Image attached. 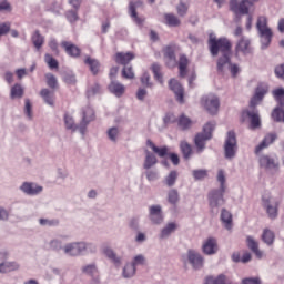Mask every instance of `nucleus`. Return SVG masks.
Segmentation results:
<instances>
[{"instance_id":"56","label":"nucleus","mask_w":284,"mask_h":284,"mask_svg":"<svg viewBox=\"0 0 284 284\" xmlns=\"http://www.w3.org/2000/svg\"><path fill=\"white\" fill-rule=\"evenodd\" d=\"M23 97V88L20 84H14L11 88V99H21Z\"/></svg>"},{"instance_id":"31","label":"nucleus","mask_w":284,"mask_h":284,"mask_svg":"<svg viewBox=\"0 0 284 284\" xmlns=\"http://www.w3.org/2000/svg\"><path fill=\"white\" fill-rule=\"evenodd\" d=\"M220 219L225 230H232V213L227 209H222Z\"/></svg>"},{"instance_id":"8","label":"nucleus","mask_w":284,"mask_h":284,"mask_svg":"<svg viewBox=\"0 0 284 284\" xmlns=\"http://www.w3.org/2000/svg\"><path fill=\"white\" fill-rule=\"evenodd\" d=\"M253 52L254 49L252 48V41L250 38L242 36L235 45V57H239V54H244V57H247V54H252Z\"/></svg>"},{"instance_id":"38","label":"nucleus","mask_w":284,"mask_h":284,"mask_svg":"<svg viewBox=\"0 0 284 284\" xmlns=\"http://www.w3.org/2000/svg\"><path fill=\"white\" fill-rule=\"evenodd\" d=\"M40 97H42L47 105H54V92L50 91L49 89H42L40 92Z\"/></svg>"},{"instance_id":"29","label":"nucleus","mask_w":284,"mask_h":284,"mask_svg":"<svg viewBox=\"0 0 284 284\" xmlns=\"http://www.w3.org/2000/svg\"><path fill=\"white\" fill-rule=\"evenodd\" d=\"M180 150L184 161H190L192 159L194 152L192 151V145L187 143V141L183 140L180 142Z\"/></svg>"},{"instance_id":"39","label":"nucleus","mask_w":284,"mask_h":284,"mask_svg":"<svg viewBox=\"0 0 284 284\" xmlns=\"http://www.w3.org/2000/svg\"><path fill=\"white\" fill-rule=\"evenodd\" d=\"M176 179H179V172L171 171L164 179L163 183L164 185H168V187H174L176 184Z\"/></svg>"},{"instance_id":"10","label":"nucleus","mask_w":284,"mask_h":284,"mask_svg":"<svg viewBox=\"0 0 284 284\" xmlns=\"http://www.w3.org/2000/svg\"><path fill=\"white\" fill-rule=\"evenodd\" d=\"M94 121V109L90 106H85L82 109V120L80 122V134L82 136L85 134V130H88V125Z\"/></svg>"},{"instance_id":"45","label":"nucleus","mask_w":284,"mask_h":284,"mask_svg":"<svg viewBox=\"0 0 284 284\" xmlns=\"http://www.w3.org/2000/svg\"><path fill=\"white\" fill-rule=\"evenodd\" d=\"M63 241H61V239L59 237H55V239H52L50 242H49V248L52 250V252H63Z\"/></svg>"},{"instance_id":"33","label":"nucleus","mask_w":284,"mask_h":284,"mask_svg":"<svg viewBox=\"0 0 284 284\" xmlns=\"http://www.w3.org/2000/svg\"><path fill=\"white\" fill-rule=\"evenodd\" d=\"M31 41L37 50H41L45 43V38L41 36L39 30H36L31 37Z\"/></svg>"},{"instance_id":"19","label":"nucleus","mask_w":284,"mask_h":284,"mask_svg":"<svg viewBox=\"0 0 284 284\" xmlns=\"http://www.w3.org/2000/svg\"><path fill=\"white\" fill-rule=\"evenodd\" d=\"M109 92H111V94H114V97H123V94H125V85H123L121 82L116 81V80H112L108 87Z\"/></svg>"},{"instance_id":"4","label":"nucleus","mask_w":284,"mask_h":284,"mask_svg":"<svg viewBox=\"0 0 284 284\" xmlns=\"http://www.w3.org/2000/svg\"><path fill=\"white\" fill-rule=\"evenodd\" d=\"M256 1L258 0H230L229 10L235 14L236 19H241V17L250 14V10L254 8Z\"/></svg>"},{"instance_id":"57","label":"nucleus","mask_w":284,"mask_h":284,"mask_svg":"<svg viewBox=\"0 0 284 284\" xmlns=\"http://www.w3.org/2000/svg\"><path fill=\"white\" fill-rule=\"evenodd\" d=\"M256 29H257V32H261L262 30L270 29V27H267V18L266 17L261 16L257 18Z\"/></svg>"},{"instance_id":"23","label":"nucleus","mask_w":284,"mask_h":284,"mask_svg":"<svg viewBox=\"0 0 284 284\" xmlns=\"http://www.w3.org/2000/svg\"><path fill=\"white\" fill-rule=\"evenodd\" d=\"M274 141H276V134L271 133L265 135L263 141L255 148V154H261V152H263L265 148H270Z\"/></svg>"},{"instance_id":"34","label":"nucleus","mask_w":284,"mask_h":284,"mask_svg":"<svg viewBox=\"0 0 284 284\" xmlns=\"http://www.w3.org/2000/svg\"><path fill=\"white\" fill-rule=\"evenodd\" d=\"M146 145L151 148L154 154H158V156H160L161 159H163L164 156H168V146L159 148L154 145V142H152V140H146Z\"/></svg>"},{"instance_id":"41","label":"nucleus","mask_w":284,"mask_h":284,"mask_svg":"<svg viewBox=\"0 0 284 284\" xmlns=\"http://www.w3.org/2000/svg\"><path fill=\"white\" fill-rule=\"evenodd\" d=\"M284 106H276L273 112H272V119L276 122V123H284Z\"/></svg>"},{"instance_id":"52","label":"nucleus","mask_w":284,"mask_h":284,"mask_svg":"<svg viewBox=\"0 0 284 284\" xmlns=\"http://www.w3.org/2000/svg\"><path fill=\"white\" fill-rule=\"evenodd\" d=\"M45 79H47V85H49L51 90H57V88H59V81L57 80V77H54V74L47 73Z\"/></svg>"},{"instance_id":"55","label":"nucleus","mask_w":284,"mask_h":284,"mask_svg":"<svg viewBox=\"0 0 284 284\" xmlns=\"http://www.w3.org/2000/svg\"><path fill=\"white\" fill-rule=\"evenodd\" d=\"M47 10L48 12L55 14V17H61V10H63V6H61L59 2H52Z\"/></svg>"},{"instance_id":"63","label":"nucleus","mask_w":284,"mask_h":284,"mask_svg":"<svg viewBox=\"0 0 284 284\" xmlns=\"http://www.w3.org/2000/svg\"><path fill=\"white\" fill-rule=\"evenodd\" d=\"M145 176L148 181H159V171L148 169Z\"/></svg>"},{"instance_id":"53","label":"nucleus","mask_w":284,"mask_h":284,"mask_svg":"<svg viewBox=\"0 0 284 284\" xmlns=\"http://www.w3.org/2000/svg\"><path fill=\"white\" fill-rule=\"evenodd\" d=\"M179 191L176 189H172L169 191L168 193V202L171 205H176V203H179Z\"/></svg>"},{"instance_id":"11","label":"nucleus","mask_w":284,"mask_h":284,"mask_svg":"<svg viewBox=\"0 0 284 284\" xmlns=\"http://www.w3.org/2000/svg\"><path fill=\"white\" fill-rule=\"evenodd\" d=\"M169 88L175 95L178 103H185V90L183 89V85H181L180 81L176 79H171L169 81Z\"/></svg>"},{"instance_id":"49","label":"nucleus","mask_w":284,"mask_h":284,"mask_svg":"<svg viewBox=\"0 0 284 284\" xmlns=\"http://www.w3.org/2000/svg\"><path fill=\"white\" fill-rule=\"evenodd\" d=\"M81 270H82V274H87V276H94V274L99 272V268L97 267L95 263L84 265L82 266Z\"/></svg>"},{"instance_id":"27","label":"nucleus","mask_w":284,"mask_h":284,"mask_svg":"<svg viewBox=\"0 0 284 284\" xmlns=\"http://www.w3.org/2000/svg\"><path fill=\"white\" fill-rule=\"evenodd\" d=\"M246 115L250 119L251 130H258V128H261V115H258V112L257 111H246Z\"/></svg>"},{"instance_id":"14","label":"nucleus","mask_w":284,"mask_h":284,"mask_svg":"<svg viewBox=\"0 0 284 284\" xmlns=\"http://www.w3.org/2000/svg\"><path fill=\"white\" fill-rule=\"evenodd\" d=\"M268 87L267 84L260 83L255 89V94L250 101L251 108H256L261 101L265 98V94H267Z\"/></svg>"},{"instance_id":"13","label":"nucleus","mask_w":284,"mask_h":284,"mask_svg":"<svg viewBox=\"0 0 284 284\" xmlns=\"http://www.w3.org/2000/svg\"><path fill=\"white\" fill-rule=\"evenodd\" d=\"M187 261L190 265H192L193 270H203V265L205 263V260L203 258V255L201 253L189 250L187 251Z\"/></svg>"},{"instance_id":"3","label":"nucleus","mask_w":284,"mask_h":284,"mask_svg":"<svg viewBox=\"0 0 284 284\" xmlns=\"http://www.w3.org/2000/svg\"><path fill=\"white\" fill-rule=\"evenodd\" d=\"M214 128V122H207L204 124L202 132L196 133L194 138V145L196 148L197 154H201L205 150V142L211 141Z\"/></svg>"},{"instance_id":"43","label":"nucleus","mask_w":284,"mask_h":284,"mask_svg":"<svg viewBox=\"0 0 284 284\" xmlns=\"http://www.w3.org/2000/svg\"><path fill=\"white\" fill-rule=\"evenodd\" d=\"M178 125L180 128V130H190V128H192V120L187 116H185V114H182L180 118H179V121H178Z\"/></svg>"},{"instance_id":"36","label":"nucleus","mask_w":284,"mask_h":284,"mask_svg":"<svg viewBox=\"0 0 284 284\" xmlns=\"http://www.w3.org/2000/svg\"><path fill=\"white\" fill-rule=\"evenodd\" d=\"M84 63L87 65H89L91 72H92V74H94V77H97V74H99V70L101 68V63L99 62V60L92 59V58H87L84 60Z\"/></svg>"},{"instance_id":"26","label":"nucleus","mask_w":284,"mask_h":284,"mask_svg":"<svg viewBox=\"0 0 284 284\" xmlns=\"http://www.w3.org/2000/svg\"><path fill=\"white\" fill-rule=\"evenodd\" d=\"M246 245L257 258H263V251L258 248V242H256V240H254V237H252L251 235L246 237Z\"/></svg>"},{"instance_id":"5","label":"nucleus","mask_w":284,"mask_h":284,"mask_svg":"<svg viewBox=\"0 0 284 284\" xmlns=\"http://www.w3.org/2000/svg\"><path fill=\"white\" fill-rule=\"evenodd\" d=\"M225 190L223 189H213L207 194L209 206L211 213L219 214V207L225 205Z\"/></svg>"},{"instance_id":"18","label":"nucleus","mask_w":284,"mask_h":284,"mask_svg":"<svg viewBox=\"0 0 284 284\" xmlns=\"http://www.w3.org/2000/svg\"><path fill=\"white\" fill-rule=\"evenodd\" d=\"M258 36L261 39L262 50H267V48H270V43H272V37L274 36L272 29H263L262 31H258Z\"/></svg>"},{"instance_id":"20","label":"nucleus","mask_w":284,"mask_h":284,"mask_svg":"<svg viewBox=\"0 0 284 284\" xmlns=\"http://www.w3.org/2000/svg\"><path fill=\"white\" fill-rule=\"evenodd\" d=\"M21 265L17 261H7L0 263V274H10V272H17Z\"/></svg>"},{"instance_id":"16","label":"nucleus","mask_w":284,"mask_h":284,"mask_svg":"<svg viewBox=\"0 0 284 284\" xmlns=\"http://www.w3.org/2000/svg\"><path fill=\"white\" fill-rule=\"evenodd\" d=\"M202 252L206 254V256H213V254H216V252H219V242H216V239L209 237L204 241Z\"/></svg>"},{"instance_id":"25","label":"nucleus","mask_w":284,"mask_h":284,"mask_svg":"<svg viewBox=\"0 0 284 284\" xmlns=\"http://www.w3.org/2000/svg\"><path fill=\"white\" fill-rule=\"evenodd\" d=\"M179 227V225L175 222H170L168 223L160 232V239L165 240V239H170V236H172V234H174L176 232V229Z\"/></svg>"},{"instance_id":"40","label":"nucleus","mask_w":284,"mask_h":284,"mask_svg":"<svg viewBox=\"0 0 284 284\" xmlns=\"http://www.w3.org/2000/svg\"><path fill=\"white\" fill-rule=\"evenodd\" d=\"M140 83L143 88H148L149 90H152V88H154V82H152V77L148 72H144L140 77Z\"/></svg>"},{"instance_id":"54","label":"nucleus","mask_w":284,"mask_h":284,"mask_svg":"<svg viewBox=\"0 0 284 284\" xmlns=\"http://www.w3.org/2000/svg\"><path fill=\"white\" fill-rule=\"evenodd\" d=\"M44 61L51 70H57L59 68V61L50 55V53L44 54Z\"/></svg>"},{"instance_id":"24","label":"nucleus","mask_w":284,"mask_h":284,"mask_svg":"<svg viewBox=\"0 0 284 284\" xmlns=\"http://www.w3.org/2000/svg\"><path fill=\"white\" fill-rule=\"evenodd\" d=\"M175 45L169 44L163 49L165 59L169 60L168 65H176Z\"/></svg>"},{"instance_id":"22","label":"nucleus","mask_w":284,"mask_h":284,"mask_svg":"<svg viewBox=\"0 0 284 284\" xmlns=\"http://www.w3.org/2000/svg\"><path fill=\"white\" fill-rule=\"evenodd\" d=\"M61 47L64 48V50H65L67 54H69V57H73V59L81 57V49H79V47H77V44H73L68 41H62Z\"/></svg>"},{"instance_id":"15","label":"nucleus","mask_w":284,"mask_h":284,"mask_svg":"<svg viewBox=\"0 0 284 284\" xmlns=\"http://www.w3.org/2000/svg\"><path fill=\"white\" fill-rule=\"evenodd\" d=\"M149 219L153 225H161L163 223V209L161 205L155 204L149 207Z\"/></svg>"},{"instance_id":"28","label":"nucleus","mask_w":284,"mask_h":284,"mask_svg":"<svg viewBox=\"0 0 284 284\" xmlns=\"http://www.w3.org/2000/svg\"><path fill=\"white\" fill-rule=\"evenodd\" d=\"M132 59H134V55L132 54V52H118L115 54V63H119L120 65H129L130 61H132Z\"/></svg>"},{"instance_id":"64","label":"nucleus","mask_w":284,"mask_h":284,"mask_svg":"<svg viewBox=\"0 0 284 284\" xmlns=\"http://www.w3.org/2000/svg\"><path fill=\"white\" fill-rule=\"evenodd\" d=\"M217 181L220 183V190L225 191V171L219 170L217 172Z\"/></svg>"},{"instance_id":"62","label":"nucleus","mask_w":284,"mask_h":284,"mask_svg":"<svg viewBox=\"0 0 284 284\" xmlns=\"http://www.w3.org/2000/svg\"><path fill=\"white\" fill-rule=\"evenodd\" d=\"M78 10H69L65 12V18L69 21V23H77V20L79 19Z\"/></svg>"},{"instance_id":"35","label":"nucleus","mask_w":284,"mask_h":284,"mask_svg":"<svg viewBox=\"0 0 284 284\" xmlns=\"http://www.w3.org/2000/svg\"><path fill=\"white\" fill-rule=\"evenodd\" d=\"M135 274H136V266H134L132 262H128L122 270L123 278H132Z\"/></svg>"},{"instance_id":"58","label":"nucleus","mask_w":284,"mask_h":284,"mask_svg":"<svg viewBox=\"0 0 284 284\" xmlns=\"http://www.w3.org/2000/svg\"><path fill=\"white\" fill-rule=\"evenodd\" d=\"M63 81H64V83H68V85H75L77 84V75L72 72H64Z\"/></svg>"},{"instance_id":"21","label":"nucleus","mask_w":284,"mask_h":284,"mask_svg":"<svg viewBox=\"0 0 284 284\" xmlns=\"http://www.w3.org/2000/svg\"><path fill=\"white\" fill-rule=\"evenodd\" d=\"M260 165L267 170H276L278 169V160L271 158L270 155H262L260 158Z\"/></svg>"},{"instance_id":"17","label":"nucleus","mask_w":284,"mask_h":284,"mask_svg":"<svg viewBox=\"0 0 284 284\" xmlns=\"http://www.w3.org/2000/svg\"><path fill=\"white\" fill-rule=\"evenodd\" d=\"M103 254L106 256V258H109V261H111V263H113V265L115 267H121V265H123V257L118 256L116 252H114V250L110 246H104L102 248Z\"/></svg>"},{"instance_id":"48","label":"nucleus","mask_w":284,"mask_h":284,"mask_svg":"<svg viewBox=\"0 0 284 284\" xmlns=\"http://www.w3.org/2000/svg\"><path fill=\"white\" fill-rule=\"evenodd\" d=\"M59 219H40L39 224L42 227H59Z\"/></svg>"},{"instance_id":"12","label":"nucleus","mask_w":284,"mask_h":284,"mask_svg":"<svg viewBox=\"0 0 284 284\" xmlns=\"http://www.w3.org/2000/svg\"><path fill=\"white\" fill-rule=\"evenodd\" d=\"M19 190L23 192V194H27V196H39V194L43 192V186L34 182H23Z\"/></svg>"},{"instance_id":"7","label":"nucleus","mask_w":284,"mask_h":284,"mask_svg":"<svg viewBox=\"0 0 284 284\" xmlns=\"http://www.w3.org/2000/svg\"><path fill=\"white\" fill-rule=\"evenodd\" d=\"M262 207L266 211L268 219L274 221V219L278 217V202L275 197L264 194L262 195Z\"/></svg>"},{"instance_id":"30","label":"nucleus","mask_w":284,"mask_h":284,"mask_svg":"<svg viewBox=\"0 0 284 284\" xmlns=\"http://www.w3.org/2000/svg\"><path fill=\"white\" fill-rule=\"evenodd\" d=\"M64 125L67 128V130H71V132H81V123L77 124L74 123V118L72 115H70L69 113L64 114Z\"/></svg>"},{"instance_id":"2","label":"nucleus","mask_w":284,"mask_h":284,"mask_svg":"<svg viewBox=\"0 0 284 284\" xmlns=\"http://www.w3.org/2000/svg\"><path fill=\"white\" fill-rule=\"evenodd\" d=\"M65 256H88V254H97V244L92 242H70L63 246Z\"/></svg>"},{"instance_id":"60","label":"nucleus","mask_w":284,"mask_h":284,"mask_svg":"<svg viewBox=\"0 0 284 284\" xmlns=\"http://www.w3.org/2000/svg\"><path fill=\"white\" fill-rule=\"evenodd\" d=\"M122 77L123 79H129V80L134 79V69L132 68V65L123 67Z\"/></svg>"},{"instance_id":"42","label":"nucleus","mask_w":284,"mask_h":284,"mask_svg":"<svg viewBox=\"0 0 284 284\" xmlns=\"http://www.w3.org/2000/svg\"><path fill=\"white\" fill-rule=\"evenodd\" d=\"M274 232H272V230L270 229H264L263 234H262V241L266 244V245H274Z\"/></svg>"},{"instance_id":"44","label":"nucleus","mask_w":284,"mask_h":284,"mask_svg":"<svg viewBox=\"0 0 284 284\" xmlns=\"http://www.w3.org/2000/svg\"><path fill=\"white\" fill-rule=\"evenodd\" d=\"M187 57L182 54L179 60L180 77H185V74H187Z\"/></svg>"},{"instance_id":"32","label":"nucleus","mask_w":284,"mask_h":284,"mask_svg":"<svg viewBox=\"0 0 284 284\" xmlns=\"http://www.w3.org/2000/svg\"><path fill=\"white\" fill-rule=\"evenodd\" d=\"M156 163H159L156 155H154V153L145 150V159H144V164H143L144 170H150L151 168H154V165H156Z\"/></svg>"},{"instance_id":"9","label":"nucleus","mask_w":284,"mask_h":284,"mask_svg":"<svg viewBox=\"0 0 284 284\" xmlns=\"http://www.w3.org/2000/svg\"><path fill=\"white\" fill-rule=\"evenodd\" d=\"M202 105H204L209 114H216V112H219V108L221 106V102L219 101V97L209 94L202 98Z\"/></svg>"},{"instance_id":"6","label":"nucleus","mask_w":284,"mask_h":284,"mask_svg":"<svg viewBox=\"0 0 284 284\" xmlns=\"http://www.w3.org/2000/svg\"><path fill=\"white\" fill-rule=\"evenodd\" d=\"M239 152V142L236 141V133L229 131L224 141V158L227 161H232Z\"/></svg>"},{"instance_id":"59","label":"nucleus","mask_w":284,"mask_h":284,"mask_svg":"<svg viewBox=\"0 0 284 284\" xmlns=\"http://www.w3.org/2000/svg\"><path fill=\"white\" fill-rule=\"evenodd\" d=\"M193 178L195 181H203L207 176V170L199 169L192 171Z\"/></svg>"},{"instance_id":"1","label":"nucleus","mask_w":284,"mask_h":284,"mask_svg":"<svg viewBox=\"0 0 284 284\" xmlns=\"http://www.w3.org/2000/svg\"><path fill=\"white\" fill-rule=\"evenodd\" d=\"M209 50L212 57H217L216 72L222 77L230 70L232 77H236L240 72L239 64L232 63V42L227 38L210 36Z\"/></svg>"},{"instance_id":"50","label":"nucleus","mask_w":284,"mask_h":284,"mask_svg":"<svg viewBox=\"0 0 284 284\" xmlns=\"http://www.w3.org/2000/svg\"><path fill=\"white\" fill-rule=\"evenodd\" d=\"M273 97L275 101H277L278 105H281V108H284V89L283 88L275 89L273 91Z\"/></svg>"},{"instance_id":"51","label":"nucleus","mask_w":284,"mask_h":284,"mask_svg":"<svg viewBox=\"0 0 284 284\" xmlns=\"http://www.w3.org/2000/svg\"><path fill=\"white\" fill-rule=\"evenodd\" d=\"M151 70L154 74V79H156V81H159V83H163V74H161V64L159 63H153L151 65Z\"/></svg>"},{"instance_id":"46","label":"nucleus","mask_w":284,"mask_h":284,"mask_svg":"<svg viewBox=\"0 0 284 284\" xmlns=\"http://www.w3.org/2000/svg\"><path fill=\"white\" fill-rule=\"evenodd\" d=\"M97 94H101V84H99V82L89 85L87 90L88 99H92V97H97Z\"/></svg>"},{"instance_id":"61","label":"nucleus","mask_w":284,"mask_h":284,"mask_svg":"<svg viewBox=\"0 0 284 284\" xmlns=\"http://www.w3.org/2000/svg\"><path fill=\"white\" fill-rule=\"evenodd\" d=\"M108 138L112 141V143H116V139H119V128L112 126L106 131Z\"/></svg>"},{"instance_id":"37","label":"nucleus","mask_w":284,"mask_h":284,"mask_svg":"<svg viewBox=\"0 0 284 284\" xmlns=\"http://www.w3.org/2000/svg\"><path fill=\"white\" fill-rule=\"evenodd\" d=\"M164 19L169 28H179L181 26V20L174 13H165Z\"/></svg>"},{"instance_id":"47","label":"nucleus","mask_w":284,"mask_h":284,"mask_svg":"<svg viewBox=\"0 0 284 284\" xmlns=\"http://www.w3.org/2000/svg\"><path fill=\"white\" fill-rule=\"evenodd\" d=\"M129 12L130 17L134 19L138 26H143V19L139 18V14L136 13V6L134 4V2H130Z\"/></svg>"}]
</instances>
